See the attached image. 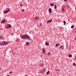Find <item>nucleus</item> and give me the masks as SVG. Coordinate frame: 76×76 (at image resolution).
Returning a JSON list of instances; mask_svg holds the SVG:
<instances>
[{"label": "nucleus", "mask_w": 76, "mask_h": 76, "mask_svg": "<svg viewBox=\"0 0 76 76\" xmlns=\"http://www.w3.org/2000/svg\"><path fill=\"white\" fill-rule=\"evenodd\" d=\"M42 55H41V57H42Z\"/></svg>", "instance_id": "37"}, {"label": "nucleus", "mask_w": 76, "mask_h": 76, "mask_svg": "<svg viewBox=\"0 0 76 76\" xmlns=\"http://www.w3.org/2000/svg\"><path fill=\"white\" fill-rule=\"evenodd\" d=\"M6 29H8V28H9V27H8V26H7L6 27Z\"/></svg>", "instance_id": "29"}, {"label": "nucleus", "mask_w": 76, "mask_h": 76, "mask_svg": "<svg viewBox=\"0 0 76 76\" xmlns=\"http://www.w3.org/2000/svg\"><path fill=\"white\" fill-rule=\"evenodd\" d=\"M10 42H5L2 41L0 42V45H7L9 43H10Z\"/></svg>", "instance_id": "2"}, {"label": "nucleus", "mask_w": 76, "mask_h": 76, "mask_svg": "<svg viewBox=\"0 0 76 76\" xmlns=\"http://www.w3.org/2000/svg\"><path fill=\"white\" fill-rule=\"evenodd\" d=\"M22 38H23V39H26V38L28 40H31L32 39L28 35H24L23 36H21Z\"/></svg>", "instance_id": "1"}, {"label": "nucleus", "mask_w": 76, "mask_h": 76, "mask_svg": "<svg viewBox=\"0 0 76 76\" xmlns=\"http://www.w3.org/2000/svg\"><path fill=\"white\" fill-rule=\"evenodd\" d=\"M59 46V44H56V47H58V46Z\"/></svg>", "instance_id": "19"}, {"label": "nucleus", "mask_w": 76, "mask_h": 76, "mask_svg": "<svg viewBox=\"0 0 76 76\" xmlns=\"http://www.w3.org/2000/svg\"><path fill=\"white\" fill-rule=\"evenodd\" d=\"M75 58H76V56H75Z\"/></svg>", "instance_id": "35"}, {"label": "nucleus", "mask_w": 76, "mask_h": 76, "mask_svg": "<svg viewBox=\"0 0 76 76\" xmlns=\"http://www.w3.org/2000/svg\"><path fill=\"white\" fill-rule=\"evenodd\" d=\"M45 44L46 45H49V43L48 42H46Z\"/></svg>", "instance_id": "14"}, {"label": "nucleus", "mask_w": 76, "mask_h": 76, "mask_svg": "<svg viewBox=\"0 0 76 76\" xmlns=\"http://www.w3.org/2000/svg\"><path fill=\"white\" fill-rule=\"evenodd\" d=\"M39 19V17H35L34 18V20H38Z\"/></svg>", "instance_id": "7"}, {"label": "nucleus", "mask_w": 76, "mask_h": 76, "mask_svg": "<svg viewBox=\"0 0 76 76\" xmlns=\"http://www.w3.org/2000/svg\"><path fill=\"white\" fill-rule=\"evenodd\" d=\"M44 64H41L39 65V67H40L42 68V67H44Z\"/></svg>", "instance_id": "5"}, {"label": "nucleus", "mask_w": 76, "mask_h": 76, "mask_svg": "<svg viewBox=\"0 0 76 76\" xmlns=\"http://www.w3.org/2000/svg\"><path fill=\"white\" fill-rule=\"evenodd\" d=\"M75 40H76V37H75Z\"/></svg>", "instance_id": "34"}, {"label": "nucleus", "mask_w": 76, "mask_h": 76, "mask_svg": "<svg viewBox=\"0 0 76 76\" xmlns=\"http://www.w3.org/2000/svg\"><path fill=\"white\" fill-rule=\"evenodd\" d=\"M19 41V40H18V41Z\"/></svg>", "instance_id": "41"}, {"label": "nucleus", "mask_w": 76, "mask_h": 76, "mask_svg": "<svg viewBox=\"0 0 76 76\" xmlns=\"http://www.w3.org/2000/svg\"><path fill=\"white\" fill-rule=\"evenodd\" d=\"M17 42H18V41H17Z\"/></svg>", "instance_id": "45"}, {"label": "nucleus", "mask_w": 76, "mask_h": 76, "mask_svg": "<svg viewBox=\"0 0 76 76\" xmlns=\"http://www.w3.org/2000/svg\"><path fill=\"white\" fill-rule=\"evenodd\" d=\"M57 8V5H55L54 6V9H56Z\"/></svg>", "instance_id": "26"}, {"label": "nucleus", "mask_w": 76, "mask_h": 76, "mask_svg": "<svg viewBox=\"0 0 76 76\" xmlns=\"http://www.w3.org/2000/svg\"><path fill=\"white\" fill-rule=\"evenodd\" d=\"M22 12H25V10L24 9H22L21 10Z\"/></svg>", "instance_id": "25"}, {"label": "nucleus", "mask_w": 76, "mask_h": 76, "mask_svg": "<svg viewBox=\"0 0 76 76\" xmlns=\"http://www.w3.org/2000/svg\"><path fill=\"white\" fill-rule=\"evenodd\" d=\"M64 1H67V0H64Z\"/></svg>", "instance_id": "31"}, {"label": "nucleus", "mask_w": 76, "mask_h": 76, "mask_svg": "<svg viewBox=\"0 0 76 76\" xmlns=\"http://www.w3.org/2000/svg\"><path fill=\"white\" fill-rule=\"evenodd\" d=\"M5 22H6V20H3L1 21V23H5Z\"/></svg>", "instance_id": "12"}, {"label": "nucleus", "mask_w": 76, "mask_h": 76, "mask_svg": "<svg viewBox=\"0 0 76 76\" xmlns=\"http://www.w3.org/2000/svg\"><path fill=\"white\" fill-rule=\"evenodd\" d=\"M74 27H75V26H71V28H74Z\"/></svg>", "instance_id": "28"}, {"label": "nucleus", "mask_w": 76, "mask_h": 76, "mask_svg": "<svg viewBox=\"0 0 76 76\" xmlns=\"http://www.w3.org/2000/svg\"><path fill=\"white\" fill-rule=\"evenodd\" d=\"M52 22V19H51L50 20H49L47 22V23H50V22Z\"/></svg>", "instance_id": "8"}, {"label": "nucleus", "mask_w": 76, "mask_h": 76, "mask_svg": "<svg viewBox=\"0 0 76 76\" xmlns=\"http://www.w3.org/2000/svg\"><path fill=\"white\" fill-rule=\"evenodd\" d=\"M47 75H48L50 73V71H48L46 73Z\"/></svg>", "instance_id": "20"}, {"label": "nucleus", "mask_w": 76, "mask_h": 76, "mask_svg": "<svg viewBox=\"0 0 76 76\" xmlns=\"http://www.w3.org/2000/svg\"><path fill=\"white\" fill-rule=\"evenodd\" d=\"M67 6H68V5H66V6H67Z\"/></svg>", "instance_id": "43"}, {"label": "nucleus", "mask_w": 76, "mask_h": 76, "mask_svg": "<svg viewBox=\"0 0 76 76\" xmlns=\"http://www.w3.org/2000/svg\"><path fill=\"white\" fill-rule=\"evenodd\" d=\"M64 7H64H65L64 6V7Z\"/></svg>", "instance_id": "39"}, {"label": "nucleus", "mask_w": 76, "mask_h": 76, "mask_svg": "<svg viewBox=\"0 0 76 76\" xmlns=\"http://www.w3.org/2000/svg\"><path fill=\"white\" fill-rule=\"evenodd\" d=\"M50 6H55V4L53 3H51L50 4Z\"/></svg>", "instance_id": "11"}, {"label": "nucleus", "mask_w": 76, "mask_h": 76, "mask_svg": "<svg viewBox=\"0 0 76 76\" xmlns=\"http://www.w3.org/2000/svg\"><path fill=\"white\" fill-rule=\"evenodd\" d=\"M56 71L57 73V74H58V72H60V69H56Z\"/></svg>", "instance_id": "9"}, {"label": "nucleus", "mask_w": 76, "mask_h": 76, "mask_svg": "<svg viewBox=\"0 0 76 76\" xmlns=\"http://www.w3.org/2000/svg\"><path fill=\"white\" fill-rule=\"evenodd\" d=\"M61 28H62V27H61Z\"/></svg>", "instance_id": "40"}, {"label": "nucleus", "mask_w": 76, "mask_h": 76, "mask_svg": "<svg viewBox=\"0 0 76 76\" xmlns=\"http://www.w3.org/2000/svg\"><path fill=\"white\" fill-rule=\"evenodd\" d=\"M75 9H76V7L75 8Z\"/></svg>", "instance_id": "42"}, {"label": "nucleus", "mask_w": 76, "mask_h": 76, "mask_svg": "<svg viewBox=\"0 0 76 76\" xmlns=\"http://www.w3.org/2000/svg\"><path fill=\"white\" fill-rule=\"evenodd\" d=\"M22 5L21 4H20V6H22Z\"/></svg>", "instance_id": "32"}, {"label": "nucleus", "mask_w": 76, "mask_h": 76, "mask_svg": "<svg viewBox=\"0 0 76 76\" xmlns=\"http://www.w3.org/2000/svg\"><path fill=\"white\" fill-rule=\"evenodd\" d=\"M7 26H8V28H11V25H10V24H8Z\"/></svg>", "instance_id": "13"}, {"label": "nucleus", "mask_w": 76, "mask_h": 76, "mask_svg": "<svg viewBox=\"0 0 76 76\" xmlns=\"http://www.w3.org/2000/svg\"><path fill=\"white\" fill-rule=\"evenodd\" d=\"M60 47L61 48V49H64V46L63 45H61L60 46Z\"/></svg>", "instance_id": "17"}, {"label": "nucleus", "mask_w": 76, "mask_h": 76, "mask_svg": "<svg viewBox=\"0 0 76 76\" xmlns=\"http://www.w3.org/2000/svg\"><path fill=\"white\" fill-rule=\"evenodd\" d=\"M67 7L68 8H69V6H67Z\"/></svg>", "instance_id": "33"}, {"label": "nucleus", "mask_w": 76, "mask_h": 76, "mask_svg": "<svg viewBox=\"0 0 76 76\" xmlns=\"http://www.w3.org/2000/svg\"><path fill=\"white\" fill-rule=\"evenodd\" d=\"M75 31H76V29L75 30Z\"/></svg>", "instance_id": "46"}, {"label": "nucleus", "mask_w": 76, "mask_h": 76, "mask_svg": "<svg viewBox=\"0 0 76 76\" xmlns=\"http://www.w3.org/2000/svg\"><path fill=\"white\" fill-rule=\"evenodd\" d=\"M12 73V72H9V74H11V73Z\"/></svg>", "instance_id": "30"}, {"label": "nucleus", "mask_w": 76, "mask_h": 76, "mask_svg": "<svg viewBox=\"0 0 76 76\" xmlns=\"http://www.w3.org/2000/svg\"><path fill=\"white\" fill-rule=\"evenodd\" d=\"M1 70V68L0 67V70Z\"/></svg>", "instance_id": "38"}, {"label": "nucleus", "mask_w": 76, "mask_h": 76, "mask_svg": "<svg viewBox=\"0 0 76 76\" xmlns=\"http://www.w3.org/2000/svg\"><path fill=\"white\" fill-rule=\"evenodd\" d=\"M62 10H63V12H65V10H64V8H62Z\"/></svg>", "instance_id": "22"}, {"label": "nucleus", "mask_w": 76, "mask_h": 76, "mask_svg": "<svg viewBox=\"0 0 76 76\" xmlns=\"http://www.w3.org/2000/svg\"><path fill=\"white\" fill-rule=\"evenodd\" d=\"M64 23V25H65L66 23V21L64 20L63 21Z\"/></svg>", "instance_id": "21"}, {"label": "nucleus", "mask_w": 76, "mask_h": 76, "mask_svg": "<svg viewBox=\"0 0 76 76\" xmlns=\"http://www.w3.org/2000/svg\"><path fill=\"white\" fill-rule=\"evenodd\" d=\"M69 57H72V56L71 55L69 54Z\"/></svg>", "instance_id": "24"}, {"label": "nucleus", "mask_w": 76, "mask_h": 76, "mask_svg": "<svg viewBox=\"0 0 76 76\" xmlns=\"http://www.w3.org/2000/svg\"><path fill=\"white\" fill-rule=\"evenodd\" d=\"M42 23L40 24L38 26V27H40V26H42Z\"/></svg>", "instance_id": "16"}, {"label": "nucleus", "mask_w": 76, "mask_h": 76, "mask_svg": "<svg viewBox=\"0 0 76 76\" xmlns=\"http://www.w3.org/2000/svg\"><path fill=\"white\" fill-rule=\"evenodd\" d=\"M26 45H29V42H26Z\"/></svg>", "instance_id": "15"}, {"label": "nucleus", "mask_w": 76, "mask_h": 76, "mask_svg": "<svg viewBox=\"0 0 76 76\" xmlns=\"http://www.w3.org/2000/svg\"><path fill=\"white\" fill-rule=\"evenodd\" d=\"M10 11L9 9H8V10H6L3 12L4 13H7Z\"/></svg>", "instance_id": "6"}, {"label": "nucleus", "mask_w": 76, "mask_h": 76, "mask_svg": "<svg viewBox=\"0 0 76 76\" xmlns=\"http://www.w3.org/2000/svg\"><path fill=\"white\" fill-rule=\"evenodd\" d=\"M73 64L74 66H76V64L75 63H73Z\"/></svg>", "instance_id": "27"}, {"label": "nucleus", "mask_w": 76, "mask_h": 76, "mask_svg": "<svg viewBox=\"0 0 76 76\" xmlns=\"http://www.w3.org/2000/svg\"><path fill=\"white\" fill-rule=\"evenodd\" d=\"M47 55L48 56H50L51 55V53L50 52H49L47 53Z\"/></svg>", "instance_id": "18"}, {"label": "nucleus", "mask_w": 76, "mask_h": 76, "mask_svg": "<svg viewBox=\"0 0 76 76\" xmlns=\"http://www.w3.org/2000/svg\"><path fill=\"white\" fill-rule=\"evenodd\" d=\"M46 71V69H43V70H42L41 71H40V73H44Z\"/></svg>", "instance_id": "3"}, {"label": "nucleus", "mask_w": 76, "mask_h": 76, "mask_svg": "<svg viewBox=\"0 0 76 76\" xmlns=\"http://www.w3.org/2000/svg\"><path fill=\"white\" fill-rule=\"evenodd\" d=\"M2 38H3V37H0V39H2Z\"/></svg>", "instance_id": "23"}, {"label": "nucleus", "mask_w": 76, "mask_h": 76, "mask_svg": "<svg viewBox=\"0 0 76 76\" xmlns=\"http://www.w3.org/2000/svg\"><path fill=\"white\" fill-rule=\"evenodd\" d=\"M73 32L74 33L75 32L74 31H73Z\"/></svg>", "instance_id": "36"}, {"label": "nucleus", "mask_w": 76, "mask_h": 76, "mask_svg": "<svg viewBox=\"0 0 76 76\" xmlns=\"http://www.w3.org/2000/svg\"><path fill=\"white\" fill-rule=\"evenodd\" d=\"M49 13H51L52 12V11L51 10V9L50 8L49 9Z\"/></svg>", "instance_id": "10"}, {"label": "nucleus", "mask_w": 76, "mask_h": 76, "mask_svg": "<svg viewBox=\"0 0 76 76\" xmlns=\"http://www.w3.org/2000/svg\"><path fill=\"white\" fill-rule=\"evenodd\" d=\"M62 8H63V6H62Z\"/></svg>", "instance_id": "44"}, {"label": "nucleus", "mask_w": 76, "mask_h": 76, "mask_svg": "<svg viewBox=\"0 0 76 76\" xmlns=\"http://www.w3.org/2000/svg\"><path fill=\"white\" fill-rule=\"evenodd\" d=\"M42 53H43L45 54L46 53V52H45V49L43 48L42 49Z\"/></svg>", "instance_id": "4"}]
</instances>
